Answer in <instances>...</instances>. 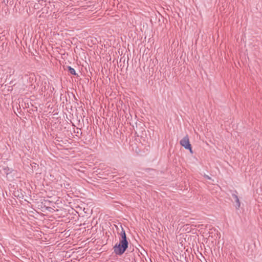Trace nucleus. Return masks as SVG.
I'll list each match as a JSON object with an SVG mask.
<instances>
[{"instance_id":"nucleus-1","label":"nucleus","mask_w":262,"mask_h":262,"mask_svg":"<svg viewBox=\"0 0 262 262\" xmlns=\"http://www.w3.org/2000/svg\"><path fill=\"white\" fill-rule=\"evenodd\" d=\"M121 239L118 245H116L114 247V252L117 255L122 254L128 247V242L126 239L125 231L123 229L120 233Z\"/></svg>"},{"instance_id":"nucleus-2","label":"nucleus","mask_w":262,"mask_h":262,"mask_svg":"<svg viewBox=\"0 0 262 262\" xmlns=\"http://www.w3.org/2000/svg\"><path fill=\"white\" fill-rule=\"evenodd\" d=\"M180 144L183 146L185 149H189L191 153H192V150L191 144L189 142V140L188 136L184 137L180 142Z\"/></svg>"},{"instance_id":"nucleus-3","label":"nucleus","mask_w":262,"mask_h":262,"mask_svg":"<svg viewBox=\"0 0 262 262\" xmlns=\"http://www.w3.org/2000/svg\"><path fill=\"white\" fill-rule=\"evenodd\" d=\"M232 197L233 198V199H234V200L236 203V208H239L241 206V204H240V202H239V199H238L237 195L235 194H233Z\"/></svg>"},{"instance_id":"nucleus-4","label":"nucleus","mask_w":262,"mask_h":262,"mask_svg":"<svg viewBox=\"0 0 262 262\" xmlns=\"http://www.w3.org/2000/svg\"><path fill=\"white\" fill-rule=\"evenodd\" d=\"M68 69H69V71L70 72V73L71 74L74 75H76V71H75V70L73 68H72L71 67H69Z\"/></svg>"},{"instance_id":"nucleus-5","label":"nucleus","mask_w":262,"mask_h":262,"mask_svg":"<svg viewBox=\"0 0 262 262\" xmlns=\"http://www.w3.org/2000/svg\"><path fill=\"white\" fill-rule=\"evenodd\" d=\"M205 177L208 179H210V178L208 176H205Z\"/></svg>"}]
</instances>
